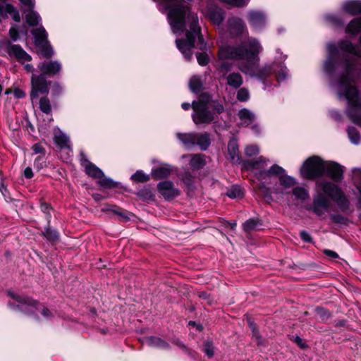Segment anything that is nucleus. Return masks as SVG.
<instances>
[{"mask_svg":"<svg viewBox=\"0 0 361 361\" xmlns=\"http://www.w3.org/2000/svg\"><path fill=\"white\" fill-rule=\"evenodd\" d=\"M32 149H33V151L35 152V154H39V153H41L42 152V147L39 145H38V144H35L32 146Z\"/></svg>","mask_w":361,"mask_h":361,"instance_id":"052dcab7","label":"nucleus"},{"mask_svg":"<svg viewBox=\"0 0 361 361\" xmlns=\"http://www.w3.org/2000/svg\"><path fill=\"white\" fill-rule=\"evenodd\" d=\"M204 352L209 357H212L214 355V347L213 343L210 341H207L204 344Z\"/></svg>","mask_w":361,"mask_h":361,"instance_id":"c03bdc74","label":"nucleus"},{"mask_svg":"<svg viewBox=\"0 0 361 361\" xmlns=\"http://www.w3.org/2000/svg\"><path fill=\"white\" fill-rule=\"evenodd\" d=\"M32 35L35 39V43L43 48L42 55L44 57L49 58L54 54L52 48L47 44V33L44 27H40L32 31Z\"/></svg>","mask_w":361,"mask_h":361,"instance_id":"9b49d317","label":"nucleus"},{"mask_svg":"<svg viewBox=\"0 0 361 361\" xmlns=\"http://www.w3.org/2000/svg\"><path fill=\"white\" fill-rule=\"evenodd\" d=\"M0 14L4 16L9 14L16 22L20 20L19 12L11 4L5 2L0 3Z\"/></svg>","mask_w":361,"mask_h":361,"instance_id":"412c9836","label":"nucleus"},{"mask_svg":"<svg viewBox=\"0 0 361 361\" xmlns=\"http://www.w3.org/2000/svg\"><path fill=\"white\" fill-rule=\"evenodd\" d=\"M341 11L351 16H356L361 13L360 0H348L341 6Z\"/></svg>","mask_w":361,"mask_h":361,"instance_id":"f3484780","label":"nucleus"},{"mask_svg":"<svg viewBox=\"0 0 361 361\" xmlns=\"http://www.w3.org/2000/svg\"><path fill=\"white\" fill-rule=\"evenodd\" d=\"M25 13L27 12L25 15V19L26 22L30 25V26H36L38 25V23L41 20V17L39 14L33 11V8L31 9H27Z\"/></svg>","mask_w":361,"mask_h":361,"instance_id":"c756f323","label":"nucleus"},{"mask_svg":"<svg viewBox=\"0 0 361 361\" xmlns=\"http://www.w3.org/2000/svg\"><path fill=\"white\" fill-rule=\"evenodd\" d=\"M326 18L335 26H341L343 24L342 21L334 15H328L326 16Z\"/></svg>","mask_w":361,"mask_h":361,"instance_id":"09e8293b","label":"nucleus"},{"mask_svg":"<svg viewBox=\"0 0 361 361\" xmlns=\"http://www.w3.org/2000/svg\"><path fill=\"white\" fill-rule=\"evenodd\" d=\"M144 342L149 346L153 348H157L160 349H168L169 348V345L166 341L161 340L160 338L155 336L147 337L145 338Z\"/></svg>","mask_w":361,"mask_h":361,"instance_id":"cd10ccee","label":"nucleus"},{"mask_svg":"<svg viewBox=\"0 0 361 361\" xmlns=\"http://www.w3.org/2000/svg\"><path fill=\"white\" fill-rule=\"evenodd\" d=\"M300 237L305 242H310L311 240L310 235L305 231L300 232Z\"/></svg>","mask_w":361,"mask_h":361,"instance_id":"6e6d98bb","label":"nucleus"},{"mask_svg":"<svg viewBox=\"0 0 361 361\" xmlns=\"http://www.w3.org/2000/svg\"><path fill=\"white\" fill-rule=\"evenodd\" d=\"M275 72L276 73V80L278 82H283L288 77L287 68L281 63L276 64Z\"/></svg>","mask_w":361,"mask_h":361,"instance_id":"7c9ffc66","label":"nucleus"},{"mask_svg":"<svg viewBox=\"0 0 361 361\" xmlns=\"http://www.w3.org/2000/svg\"><path fill=\"white\" fill-rule=\"evenodd\" d=\"M327 50L330 57H329L324 63V70L326 72L329 73L333 71L335 64L331 56L337 54L338 52V49L335 44L331 43L327 45Z\"/></svg>","mask_w":361,"mask_h":361,"instance_id":"4be33fe9","label":"nucleus"},{"mask_svg":"<svg viewBox=\"0 0 361 361\" xmlns=\"http://www.w3.org/2000/svg\"><path fill=\"white\" fill-rule=\"evenodd\" d=\"M23 11L27 9L34 8L35 2V0H20Z\"/></svg>","mask_w":361,"mask_h":361,"instance_id":"de8ad7c7","label":"nucleus"},{"mask_svg":"<svg viewBox=\"0 0 361 361\" xmlns=\"http://www.w3.org/2000/svg\"><path fill=\"white\" fill-rule=\"evenodd\" d=\"M177 138L186 147L189 148L192 146L195 145L197 133H177Z\"/></svg>","mask_w":361,"mask_h":361,"instance_id":"393cba45","label":"nucleus"},{"mask_svg":"<svg viewBox=\"0 0 361 361\" xmlns=\"http://www.w3.org/2000/svg\"><path fill=\"white\" fill-rule=\"evenodd\" d=\"M210 96L207 94H202L197 101L192 103L193 114L192 118L196 125L209 123L214 119V116L209 108H210Z\"/></svg>","mask_w":361,"mask_h":361,"instance_id":"423d86ee","label":"nucleus"},{"mask_svg":"<svg viewBox=\"0 0 361 361\" xmlns=\"http://www.w3.org/2000/svg\"><path fill=\"white\" fill-rule=\"evenodd\" d=\"M348 135L350 142L354 145H359L361 142V137L356 128L350 127L348 129Z\"/></svg>","mask_w":361,"mask_h":361,"instance_id":"c9c22d12","label":"nucleus"},{"mask_svg":"<svg viewBox=\"0 0 361 361\" xmlns=\"http://www.w3.org/2000/svg\"><path fill=\"white\" fill-rule=\"evenodd\" d=\"M210 144V140L207 134H197L195 145H199L202 149H206Z\"/></svg>","mask_w":361,"mask_h":361,"instance_id":"e433bc0d","label":"nucleus"},{"mask_svg":"<svg viewBox=\"0 0 361 361\" xmlns=\"http://www.w3.org/2000/svg\"><path fill=\"white\" fill-rule=\"evenodd\" d=\"M355 65L347 63L344 73L334 85L340 99H345L350 106L348 116L350 120L361 126V97L355 86Z\"/></svg>","mask_w":361,"mask_h":361,"instance_id":"f03ea898","label":"nucleus"},{"mask_svg":"<svg viewBox=\"0 0 361 361\" xmlns=\"http://www.w3.org/2000/svg\"><path fill=\"white\" fill-rule=\"evenodd\" d=\"M39 109L44 114H49L51 111L49 100L46 97H42L39 100Z\"/></svg>","mask_w":361,"mask_h":361,"instance_id":"ea45409f","label":"nucleus"},{"mask_svg":"<svg viewBox=\"0 0 361 361\" xmlns=\"http://www.w3.org/2000/svg\"><path fill=\"white\" fill-rule=\"evenodd\" d=\"M116 213L119 216V219L121 221H126L129 219V218L121 212H116Z\"/></svg>","mask_w":361,"mask_h":361,"instance_id":"680f3d73","label":"nucleus"},{"mask_svg":"<svg viewBox=\"0 0 361 361\" xmlns=\"http://www.w3.org/2000/svg\"><path fill=\"white\" fill-rule=\"evenodd\" d=\"M210 107H213V106H212L210 104ZM214 108L216 109V111L218 112V113H221L224 110V107L221 104H218L216 106H214Z\"/></svg>","mask_w":361,"mask_h":361,"instance_id":"0e129e2a","label":"nucleus"},{"mask_svg":"<svg viewBox=\"0 0 361 361\" xmlns=\"http://www.w3.org/2000/svg\"><path fill=\"white\" fill-rule=\"evenodd\" d=\"M24 176L25 178H32L33 176V172H32V170L30 167H27L25 170H24Z\"/></svg>","mask_w":361,"mask_h":361,"instance_id":"4d7b16f0","label":"nucleus"},{"mask_svg":"<svg viewBox=\"0 0 361 361\" xmlns=\"http://www.w3.org/2000/svg\"><path fill=\"white\" fill-rule=\"evenodd\" d=\"M260 176L263 178H269L267 182L269 183H271L275 177L278 178L279 186L274 188V192L277 194L286 193V190L293 187L296 183L295 179L286 174L285 170L278 165H274L268 171L261 172Z\"/></svg>","mask_w":361,"mask_h":361,"instance_id":"39448f33","label":"nucleus"},{"mask_svg":"<svg viewBox=\"0 0 361 361\" xmlns=\"http://www.w3.org/2000/svg\"><path fill=\"white\" fill-rule=\"evenodd\" d=\"M354 180L355 182L356 188L359 191L358 200L359 202L361 204V171L359 170H356L354 172Z\"/></svg>","mask_w":361,"mask_h":361,"instance_id":"37998d69","label":"nucleus"},{"mask_svg":"<svg viewBox=\"0 0 361 361\" xmlns=\"http://www.w3.org/2000/svg\"><path fill=\"white\" fill-rule=\"evenodd\" d=\"M259 222L254 219H250L243 224V228L246 232H250L257 228L259 226Z\"/></svg>","mask_w":361,"mask_h":361,"instance_id":"58836bf2","label":"nucleus"},{"mask_svg":"<svg viewBox=\"0 0 361 361\" xmlns=\"http://www.w3.org/2000/svg\"><path fill=\"white\" fill-rule=\"evenodd\" d=\"M250 326L252 331L253 338L255 339V341H257V343L258 344H261L262 342H261V339H260V336H259V334L257 329H256L255 324L252 323H250Z\"/></svg>","mask_w":361,"mask_h":361,"instance_id":"3c124183","label":"nucleus"},{"mask_svg":"<svg viewBox=\"0 0 361 361\" xmlns=\"http://www.w3.org/2000/svg\"><path fill=\"white\" fill-rule=\"evenodd\" d=\"M238 118L240 119L239 125L241 126H248L255 119V115L247 109H243L238 111Z\"/></svg>","mask_w":361,"mask_h":361,"instance_id":"aec40b11","label":"nucleus"},{"mask_svg":"<svg viewBox=\"0 0 361 361\" xmlns=\"http://www.w3.org/2000/svg\"><path fill=\"white\" fill-rule=\"evenodd\" d=\"M157 188L161 195L166 200H172L180 194V190L176 188L171 181H163L158 184Z\"/></svg>","mask_w":361,"mask_h":361,"instance_id":"2eb2a0df","label":"nucleus"},{"mask_svg":"<svg viewBox=\"0 0 361 361\" xmlns=\"http://www.w3.org/2000/svg\"><path fill=\"white\" fill-rule=\"evenodd\" d=\"M228 151L231 160L233 163L240 162V155L238 153V145L235 140H231L228 145Z\"/></svg>","mask_w":361,"mask_h":361,"instance_id":"c85d7f7f","label":"nucleus"},{"mask_svg":"<svg viewBox=\"0 0 361 361\" xmlns=\"http://www.w3.org/2000/svg\"><path fill=\"white\" fill-rule=\"evenodd\" d=\"M209 18L211 21L215 25H219L222 22L223 17V11L221 9H214L210 11Z\"/></svg>","mask_w":361,"mask_h":361,"instance_id":"f704fd0d","label":"nucleus"},{"mask_svg":"<svg viewBox=\"0 0 361 361\" xmlns=\"http://www.w3.org/2000/svg\"><path fill=\"white\" fill-rule=\"evenodd\" d=\"M139 194L145 200H152L154 197V195L149 190H143L140 191Z\"/></svg>","mask_w":361,"mask_h":361,"instance_id":"603ef678","label":"nucleus"},{"mask_svg":"<svg viewBox=\"0 0 361 361\" xmlns=\"http://www.w3.org/2000/svg\"><path fill=\"white\" fill-rule=\"evenodd\" d=\"M43 235L45 238H47L48 240H55L58 239V233L53 229H51L49 228H47L43 232Z\"/></svg>","mask_w":361,"mask_h":361,"instance_id":"a18cd8bd","label":"nucleus"},{"mask_svg":"<svg viewBox=\"0 0 361 361\" xmlns=\"http://www.w3.org/2000/svg\"><path fill=\"white\" fill-rule=\"evenodd\" d=\"M197 60L200 66H205L209 61V57L206 54L202 53L197 56Z\"/></svg>","mask_w":361,"mask_h":361,"instance_id":"8fccbe9b","label":"nucleus"},{"mask_svg":"<svg viewBox=\"0 0 361 361\" xmlns=\"http://www.w3.org/2000/svg\"><path fill=\"white\" fill-rule=\"evenodd\" d=\"M13 94L16 98H23L25 96V93L20 90H16Z\"/></svg>","mask_w":361,"mask_h":361,"instance_id":"bf43d9fd","label":"nucleus"},{"mask_svg":"<svg viewBox=\"0 0 361 361\" xmlns=\"http://www.w3.org/2000/svg\"><path fill=\"white\" fill-rule=\"evenodd\" d=\"M220 64L219 65V72L221 74V78L226 81V85L233 89L239 88L243 82V79L239 73L233 72L228 73L232 69V63L224 61L226 59L221 60L219 58Z\"/></svg>","mask_w":361,"mask_h":361,"instance_id":"1a4fd4ad","label":"nucleus"},{"mask_svg":"<svg viewBox=\"0 0 361 361\" xmlns=\"http://www.w3.org/2000/svg\"><path fill=\"white\" fill-rule=\"evenodd\" d=\"M252 130L256 135H258L260 132L259 127L257 125H255L254 126H252Z\"/></svg>","mask_w":361,"mask_h":361,"instance_id":"69168bd1","label":"nucleus"},{"mask_svg":"<svg viewBox=\"0 0 361 361\" xmlns=\"http://www.w3.org/2000/svg\"><path fill=\"white\" fill-rule=\"evenodd\" d=\"M206 164L204 158L202 155L195 154L190 159V165L192 169H198Z\"/></svg>","mask_w":361,"mask_h":361,"instance_id":"473e14b6","label":"nucleus"},{"mask_svg":"<svg viewBox=\"0 0 361 361\" xmlns=\"http://www.w3.org/2000/svg\"><path fill=\"white\" fill-rule=\"evenodd\" d=\"M173 343H175L178 347H179L180 348H181L183 350L186 349L185 345L178 339L175 340L173 341Z\"/></svg>","mask_w":361,"mask_h":361,"instance_id":"e2e57ef3","label":"nucleus"},{"mask_svg":"<svg viewBox=\"0 0 361 361\" xmlns=\"http://www.w3.org/2000/svg\"><path fill=\"white\" fill-rule=\"evenodd\" d=\"M237 99L240 102H247L250 99L249 90L245 87H242L237 92Z\"/></svg>","mask_w":361,"mask_h":361,"instance_id":"79ce46f5","label":"nucleus"},{"mask_svg":"<svg viewBox=\"0 0 361 361\" xmlns=\"http://www.w3.org/2000/svg\"><path fill=\"white\" fill-rule=\"evenodd\" d=\"M324 253L326 256L331 257V258H337L338 256L336 252L330 250H324Z\"/></svg>","mask_w":361,"mask_h":361,"instance_id":"13d9d810","label":"nucleus"},{"mask_svg":"<svg viewBox=\"0 0 361 361\" xmlns=\"http://www.w3.org/2000/svg\"><path fill=\"white\" fill-rule=\"evenodd\" d=\"M227 195L232 199L238 198L243 195V192L240 186L233 185L228 190Z\"/></svg>","mask_w":361,"mask_h":361,"instance_id":"4c0bfd02","label":"nucleus"},{"mask_svg":"<svg viewBox=\"0 0 361 361\" xmlns=\"http://www.w3.org/2000/svg\"><path fill=\"white\" fill-rule=\"evenodd\" d=\"M360 32H361V18H355L348 23L345 27V32L355 36Z\"/></svg>","mask_w":361,"mask_h":361,"instance_id":"bb28decb","label":"nucleus"},{"mask_svg":"<svg viewBox=\"0 0 361 361\" xmlns=\"http://www.w3.org/2000/svg\"><path fill=\"white\" fill-rule=\"evenodd\" d=\"M262 46L258 39L248 37L237 46L224 45L219 48V59L238 61V68L243 73L260 80L274 73L276 63L259 67V54Z\"/></svg>","mask_w":361,"mask_h":361,"instance_id":"f257e3e1","label":"nucleus"},{"mask_svg":"<svg viewBox=\"0 0 361 361\" xmlns=\"http://www.w3.org/2000/svg\"><path fill=\"white\" fill-rule=\"evenodd\" d=\"M322 192H324L322 191ZM324 193L318 192L314 197L312 211L319 216H323L328 208L330 207L329 199L324 195Z\"/></svg>","mask_w":361,"mask_h":361,"instance_id":"4468645a","label":"nucleus"},{"mask_svg":"<svg viewBox=\"0 0 361 361\" xmlns=\"http://www.w3.org/2000/svg\"><path fill=\"white\" fill-rule=\"evenodd\" d=\"M54 140L55 144L60 148L69 147V137L59 129H55Z\"/></svg>","mask_w":361,"mask_h":361,"instance_id":"a878e982","label":"nucleus"},{"mask_svg":"<svg viewBox=\"0 0 361 361\" xmlns=\"http://www.w3.org/2000/svg\"><path fill=\"white\" fill-rule=\"evenodd\" d=\"M326 161L318 156H312L305 161L300 168V174L305 179H314L325 173Z\"/></svg>","mask_w":361,"mask_h":361,"instance_id":"0eeeda50","label":"nucleus"},{"mask_svg":"<svg viewBox=\"0 0 361 361\" xmlns=\"http://www.w3.org/2000/svg\"><path fill=\"white\" fill-rule=\"evenodd\" d=\"M41 74L36 75L32 74L30 99L32 103L37 100L39 95L47 94L49 92V82H47L44 75H54L61 69V63L57 61H45L38 65Z\"/></svg>","mask_w":361,"mask_h":361,"instance_id":"7ed1b4c3","label":"nucleus"},{"mask_svg":"<svg viewBox=\"0 0 361 361\" xmlns=\"http://www.w3.org/2000/svg\"><path fill=\"white\" fill-rule=\"evenodd\" d=\"M269 161L267 160L265 158L260 157H258L255 161H247L243 163V167L246 170H250L253 171L257 178L263 180L264 183L268 182V180L269 178H263L261 177L260 173L262 171H267L269 169H266V167L267 166V162Z\"/></svg>","mask_w":361,"mask_h":361,"instance_id":"f8f14e48","label":"nucleus"},{"mask_svg":"<svg viewBox=\"0 0 361 361\" xmlns=\"http://www.w3.org/2000/svg\"><path fill=\"white\" fill-rule=\"evenodd\" d=\"M317 187L326 196L334 200L342 210L348 208V199L336 185L329 181L319 180L317 182Z\"/></svg>","mask_w":361,"mask_h":361,"instance_id":"6e6552de","label":"nucleus"},{"mask_svg":"<svg viewBox=\"0 0 361 361\" xmlns=\"http://www.w3.org/2000/svg\"><path fill=\"white\" fill-rule=\"evenodd\" d=\"M9 35L13 41L16 42L18 40L19 35L17 29L15 27H11L9 30Z\"/></svg>","mask_w":361,"mask_h":361,"instance_id":"5fc2aeb1","label":"nucleus"},{"mask_svg":"<svg viewBox=\"0 0 361 361\" xmlns=\"http://www.w3.org/2000/svg\"><path fill=\"white\" fill-rule=\"evenodd\" d=\"M292 192L297 200L301 201H304L310 197L307 190L303 187H295L293 188Z\"/></svg>","mask_w":361,"mask_h":361,"instance_id":"2f4dec72","label":"nucleus"},{"mask_svg":"<svg viewBox=\"0 0 361 361\" xmlns=\"http://www.w3.org/2000/svg\"><path fill=\"white\" fill-rule=\"evenodd\" d=\"M131 179L136 182H146L149 180V176L142 171H137L131 176Z\"/></svg>","mask_w":361,"mask_h":361,"instance_id":"a19ab883","label":"nucleus"},{"mask_svg":"<svg viewBox=\"0 0 361 361\" xmlns=\"http://www.w3.org/2000/svg\"><path fill=\"white\" fill-rule=\"evenodd\" d=\"M325 172L335 180H340L343 178L341 166L334 161H326Z\"/></svg>","mask_w":361,"mask_h":361,"instance_id":"a211bd4d","label":"nucleus"},{"mask_svg":"<svg viewBox=\"0 0 361 361\" xmlns=\"http://www.w3.org/2000/svg\"><path fill=\"white\" fill-rule=\"evenodd\" d=\"M85 169L86 173L94 178H98V183L103 188H109L115 187V183L110 178H106L102 171L97 167L95 165L89 162L87 160H84L82 163Z\"/></svg>","mask_w":361,"mask_h":361,"instance_id":"9d476101","label":"nucleus"},{"mask_svg":"<svg viewBox=\"0 0 361 361\" xmlns=\"http://www.w3.org/2000/svg\"><path fill=\"white\" fill-rule=\"evenodd\" d=\"M247 18L249 25L255 31H261L267 23V15L261 11H250Z\"/></svg>","mask_w":361,"mask_h":361,"instance_id":"ddd939ff","label":"nucleus"},{"mask_svg":"<svg viewBox=\"0 0 361 361\" xmlns=\"http://www.w3.org/2000/svg\"><path fill=\"white\" fill-rule=\"evenodd\" d=\"M200 298H203L204 300L209 299V294H207L206 292H201L199 295Z\"/></svg>","mask_w":361,"mask_h":361,"instance_id":"338daca9","label":"nucleus"},{"mask_svg":"<svg viewBox=\"0 0 361 361\" xmlns=\"http://www.w3.org/2000/svg\"><path fill=\"white\" fill-rule=\"evenodd\" d=\"M228 26L231 31L237 35L245 30V25L243 20L237 17H231L228 20Z\"/></svg>","mask_w":361,"mask_h":361,"instance_id":"b1692460","label":"nucleus"},{"mask_svg":"<svg viewBox=\"0 0 361 361\" xmlns=\"http://www.w3.org/2000/svg\"><path fill=\"white\" fill-rule=\"evenodd\" d=\"M259 153V148L256 145H250L245 147V154L248 157L256 155Z\"/></svg>","mask_w":361,"mask_h":361,"instance_id":"49530a36","label":"nucleus"},{"mask_svg":"<svg viewBox=\"0 0 361 361\" xmlns=\"http://www.w3.org/2000/svg\"><path fill=\"white\" fill-rule=\"evenodd\" d=\"M331 219L336 223L338 224H345L346 222V219L340 214H332L331 215Z\"/></svg>","mask_w":361,"mask_h":361,"instance_id":"864d4df0","label":"nucleus"},{"mask_svg":"<svg viewBox=\"0 0 361 361\" xmlns=\"http://www.w3.org/2000/svg\"><path fill=\"white\" fill-rule=\"evenodd\" d=\"M172 171V166L168 164H161L159 167L152 169V176L155 179L165 178L169 176Z\"/></svg>","mask_w":361,"mask_h":361,"instance_id":"6ab92c4d","label":"nucleus"},{"mask_svg":"<svg viewBox=\"0 0 361 361\" xmlns=\"http://www.w3.org/2000/svg\"><path fill=\"white\" fill-rule=\"evenodd\" d=\"M8 295L11 298L8 303V306L16 312H23L26 314H37L39 312L44 318L51 316V312L47 308L40 306L36 307L37 302L27 296H22L8 291Z\"/></svg>","mask_w":361,"mask_h":361,"instance_id":"20e7f679","label":"nucleus"},{"mask_svg":"<svg viewBox=\"0 0 361 361\" xmlns=\"http://www.w3.org/2000/svg\"><path fill=\"white\" fill-rule=\"evenodd\" d=\"M189 87L192 92H199L202 90V80L200 77L192 76L190 80Z\"/></svg>","mask_w":361,"mask_h":361,"instance_id":"72a5a7b5","label":"nucleus"},{"mask_svg":"<svg viewBox=\"0 0 361 361\" xmlns=\"http://www.w3.org/2000/svg\"><path fill=\"white\" fill-rule=\"evenodd\" d=\"M339 48L341 51L348 53L353 56L361 57V51L358 47L353 45L348 40L341 41L339 44Z\"/></svg>","mask_w":361,"mask_h":361,"instance_id":"5701e85b","label":"nucleus"},{"mask_svg":"<svg viewBox=\"0 0 361 361\" xmlns=\"http://www.w3.org/2000/svg\"><path fill=\"white\" fill-rule=\"evenodd\" d=\"M7 53L21 63L31 60V56L20 45L9 44L7 47Z\"/></svg>","mask_w":361,"mask_h":361,"instance_id":"dca6fc26","label":"nucleus"},{"mask_svg":"<svg viewBox=\"0 0 361 361\" xmlns=\"http://www.w3.org/2000/svg\"><path fill=\"white\" fill-rule=\"evenodd\" d=\"M25 69L27 71V72H30V73H32L33 71V66L31 65V64H25Z\"/></svg>","mask_w":361,"mask_h":361,"instance_id":"774afa93","label":"nucleus"}]
</instances>
